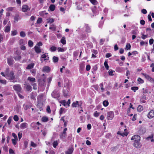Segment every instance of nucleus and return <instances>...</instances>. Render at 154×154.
<instances>
[{"label":"nucleus","mask_w":154,"mask_h":154,"mask_svg":"<svg viewBox=\"0 0 154 154\" xmlns=\"http://www.w3.org/2000/svg\"><path fill=\"white\" fill-rule=\"evenodd\" d=\"M27 80L29 81L30 83L33 86V89L35 90L37 89L36 84L35 83L36 82L35 79L34 78L29 77H28Z\"/></svg>","instance_id":"nucleus-1"},{"label":"nucleus","mask_w":154,"mask_h":154,"mask_svg":"<svg viewBox=\"0 0 154 154\" xmlns=\"http://www.w3.org/2000/svg\"><path fill=\"white\" fill-rule=\"evenodd\" d=\"M7 76L10 78V79L12 82H15L17 81H14V80L15 78V76L13 71H11L9 74H7Z\"/></svg>","instance_id":"nucleus-2"},{"label":"nucleus","mask_w":154,"mask_h":154,"mask_svg":"<svg viewBox=\"0 0 154 154\" xmlns=\"http://www.w3.org/2000/svg\"><path fill=\"white\" fill-rule=\"evenodd\" d=\"M52 97L54 98L59 97L60 96L59 91L58 90H54L51 94Z\"/></svg>","instance_id":"nucleus-3"},{"label":"nucleus","mask_w":154,"mask_h":154,"mask_svg":"<svg viewBox=\"0 0 154 154\" xmlns=\"http://www.w3.org/2000/svg\"><path fill=\"white\" fill-rule=\"evenodd\" d=\"M114 116V112L112 111H110L108 113L107 119L108 120H112Z\"/></svg>","instance_id":"nucleus-4"},{"label":"nucleus","mask_w":154,"mask_h":154,"mask_svg":"<svg viewBox=\"0 0 154 154\" xmlns=\"http://www.w3.org/2000/svg\"><path fill=\"white\" fill-rule=\"evenodd\" d=\"M13 88L16 91L17 93L20 91L21 90V88L20 86L19 85H15L13 86Z\"/></svg>","instance_id":"nucleus-5"},{"label":"nucleus","mask_w":154,"mask_h":154,"mask_svg":"<svg viewBox=\"0 0 154 154\" xmlns=\"http://www.w3.org/2000/svg\"><path fill=\"white\" fill-rule=\"evenodd\" d=\"M142 75L144 76L145 78L147 79L150 82L152 83L154 82V80L151 77L149 76V75L145 74V73H142Z\"/></svg>","instance_id":"nucleus-6"},{"label":"nucleus","mask_w":154,"mask_h":154,"mask_svg":"<svg viewBox=\"0 0 154 154\" xmlns=\"http://www.w3.org/2000/svg\"><path fill=\"white\" fill-rule=\"evenodd\" d=\"M140 137L137 135H136L133 136L131 138V140H134V141H140Z\"/></svg>","instance_id":"nucleus-7"},{"label":"nucleus","mask_w":154,"mask_h":154,"mask_svg":"<svg viewBox=\"0 0 154 154\" xmlns=\"http://www.w3.org/2000/svg\"><path fill=\"white\" fill-rule=\"evenodd\" d=\"M30 10V8H29L27 5H23L22 7V11L23 12H26Z\"/></svg>","instance_id":"nucleus-8"},{"label":"nucleus","mask_w":154,"mask_h":154,"mask_svg":"<svg viewBox=\"0 0 154 154\" xmlns=\"http://www.w3.org/2000/svg\"><path fill=\"white\" fill-rule=\"evenodd\" d=\"M74 150L73 148L71 147L69 148L67 151L65 152L66 154H72Z\"/></svg>","instance_id":"nucleus-9"},{"label":"nucleus","mask_w":154,"mask_h":154,"mask_svg":"<svg viewBox=\"0 0 154 154\" xmlns=\"http://www.w3.org/2000/svg\"><path fill=\"white\" fill-rule=\"evenodd\" d=\"M154 117V110L150 111L148 115V117L149 119L152 118Z\"/></svg>","instance_id":"nucleus-10"},{"label":"nucleus","mask_w":154,"mask_h":154,"mask_svg":"<svg viewBox=\"0 0 154 154\" xmlns=\"http://www.w3.org/2000/svg\"><path fill=\"white\" fill-rule=\"evenodd\" d=\"M39 84L42 86L45 87L46 85L45 79L40 80L39 82Z\"/></svg>","instance_id":"nucleus-11"},{"label":"nucleus","mask_w":154,"mask_h":154,"mask_svg":"<svg viewBox=\"0 0 154 154\" xmlns=\"http://www.w3.org/2000/svg\"><path fill=\"white\" fill-rule=\"evenodd\" d=\"M146 96L145 95L143 94L142 96V97L140 99V102L145 103L146 102Z\"/></svg>","instance_id":"nucleus-12"},{"label":"nucleus","mask_w":154,"mask_h":154,"mask_svg":"<svg viewBox=\"0 0 154 154\" xmlns=\"http://www.w3.org/2000/svg\"><path fill=\"white\" fill-rule=\"evenodd\" d=\"M25 85V87L27 91H30L32 89V87L29 84Z\"/></svg>","instance_id":"nucleus-13"},{"label":"nucleus","mask_w":154,"mask_h":154,"mask_svg":"<svg viewBox=\"0 0 154 154\" xmlns=\"http://www.w3.org/2000/svg\"><path fill=\"white\" fill-rule=\"evenodd\" d=\"M134 147L136 148H140V141H134Z\"/></svg>","instance_id":"nucleus-14"},{"label":"nucleus","mask_w":154,"mask_h":154,"mask_svg":"<svg viewBox=\"0 0 154 154\" xmlns=\"http://www.w3.org/2000/svg\"><path fill=\"white\" fill-rule=\"evenodd\" d=\"M36 53H39L41 52V51L40 49V47H39L37 45H35L34 47Z\"/></svg>","instance_id":"nucleus-15"},{"label":"nucleus","mask_w":154,"mask_h":154,"mask_svg":"<svg viewBox=\"0 0 154 154\" xmlns=\"http://www.w3.org/2000/svg\"><path fill=\"white\" fill-rule=\"evenodd\" d=\"M50 70V68L48 66H44L43 69V71L44 72H48Z\"/></svg>","instance_id":"nucleus-16"},{"label":"nucleus","mask_w":154,"mask_h":154,"mask_svg":"<svg viewBox=\"0 0 154 154\" xmlns=\"http://www.w3.org/2000/svg\"><path fill=\"white\" fill-rule=\"evenodd\" d=\"M8 63L9 65H11L13 64V60L11 58L7 59Z\"/></svg>","instance_id":"nucleus-17"},{"label":"nucleus","mask_w":154,"mask_h":154,"mask_svg":"<svg viewBox=\"0 0 154 154\" xmlns=\"http://www.w3.org/2000/svg\"><path fill=\"white\" fill-rule=\"evenodd\" d=\"M27 123H22L20 125V128L22 129H23L27 127Z\"/></svg>","instance_id":"nucleus-18"},{"label":"nucleus","mask_w":154,"mask_h":154,"mask_svg":"<svg viewBox=\"0 0 154 154\" xmlns=\"http://www.w3.org/2000/svg\"><path fill=\"white\" fill-rule=\"evenodd\" d=\"M146 132L145 129L144 128H140L138 131V133L140 134H143Z\"/></svg>","instance_id":"nucleus-19"},{"label":"nucleus","mask_w":154,"mask_h":154,"mask_svg":"<svg viewBox=\"0 0 154 154\" xmlns=\"http://www.w3.org/2000/svg\"><path fill=\"white\" fill-rule=\"evenodd\" d=\"M21 58V57L19 55L17 54L14 57V59L16 60L19 61Z\"/></svg>","instance_id":"nucleus-20"},{"label":"nucleus","mask_w":154,"mask_h":154,"mask_svg":"<svg viewBox=\"0 0 154 154\" xmlns=\"http://www.w3.org/2000/svg\"><path fill=\"white\" fill-rule=\"evenodd\" d=\"M34 65V64L33 63H32L31 64H29L26 67V69H32Z\"/></svg>","instance_id":"nucleus-21"},{"label":"nucleus","mask_w":154,"mask_h":154,"mask_svg":"<svg viewBox=\"0 0 154 154\" xmlns=\"http://www.w3.org/2000/svg\"><path fill=\"white\" fill-rule=\"evenodd\" d=\"M55 6L54 5H51L49 8V9L51 11H53L55 9Z\"/></svg>","instance_id":"nucleus-22"},{"label":"nucleus","mask_w":154,"mask_h":154,"mask_svg":"<svg viewBox=\"0 0 154 154\" xmlns=\"http://www.w3.org/2000/svg\"><path fill=\"white\" fill-rule=\"evenodd\" d=\"M143 107L142 106L139 105L137 108V110L139 112H140L143 110Z\"/></svg>","instance_id":"nucleus-23"},{"label":"nucleus","mask_w":154,"mask_h":154,"mask_svg":"<svg viewBox=\"0 0 154 154\" xmlns=\"http://www.w3.org/2000/svg\"><path fill=\"white\" fill-rule=\"evenodd\" d=\"M117 134H120L124 137V136H127L128 135V133L127 132H125L121 133L120 131H119L117 133Z\"/></svg>","instance_id":"nucleus-24"},{"label":"nucleus","mask_w":154,"mask_h":154,"mask_svg":"<svg viewBox=\"0 0 154 154\" xmlns=\"http://www.w3.org/2000/svg\"><path fill=\"white\" fill-rule=\"evenodd\" d=\"M59 59L57 57L54 56L53 58V62L54 63L57 62L58 60Z\"/></svg>","instance_id":"nucleus-25"},{"label":"nucleus","mask_w":154,"mask_h":154,"mask_svg":"<svg viewBox=\"0 0 154 154\" xmlns=\"http://www.w3.org/2000/svg\"><path fill=\"white\" fill-rule=\"evenodd\" d=\"M79 101H76L75 102H74L72 106V107H76L77 106H78Z\"/></svg>","instance_id":"nucleus-26"},{"label":"nucleus","mask_w":154,"mask_h":154,"mask_svg":"<svg viewBox=\"0 0 154 154\" xmlns=\"http://www.w3.org/2000/svg\"><path fill=\"white\" fill-rule=\"evenodd\" d=\"M61 42L63 45H65L66 44V41L65 40V38L64 37H63L60 40Z\"/></svg>","instance_id":"nucleus-27"},{"label":"nucleus","mask_w":154,"mask_h":154,"mask_svg":"<svg viewBox=\"0 0 154 154\" xmlns=\"http://www.w3.org/2000/svg\"><path fill=\"white\" fill-rule=\"evenodd\" d=\"M10 29V26H7L5 27V31L6 32H8Z\"/></svg>","instance_id":"nucleus-28"},{"label":"nucleus","mask_w":154,"mask_h":154,"mask_svg":"<svg viewBox=\"0 0 154 154\" xmlns=\"http://www.w3.org/2000/svg\"><path fill=\"white\" fill-rule=\"evenodd\" d=\"M103 105L105 107L109 105V102L108 101L106 100H105L104 101H103Z\"/></svg>","instance_id":"nucleus-29"},{"label":"nucleus","mask_w":154,"mask_h":154,"mask_svg":"<svg viewBox=\"0 0 154 154\" xmlns=\"http://www.w3.org/2000/svg\"><path fill=\"white\" fill-rule=\"evenodd\" d=\"M91 3L94 5H96L97 3L98 2H97L96 0H89Z\"/></svg>","instance_id":"nucleus-30"},{"label":"nucleus","mask_w":154,"mask_h":154,"mask_svg":"<svg viewBox=\"0 0 154 154\" xmlns=\"http://www.w3.org/2000/svg\"><path fill=\"white\" fill-rule=\"evenodd\" d=\"M104 65L106 69L108 70L109 68V66L107 63V62L106 61H105L104 62Z\"/></svg>","instance_id":"nucleus-31"},{"label":"nucleus","mask_w":154,"mask_h":154,"mask_svg":"<svg viewBox=\"0 0 154 154\" xmlns=\"http://www.w3.org/2000/svg\"><path fill=\"white\" fill-rule=\"evenodd\" d=\"M131 47V45L130 44H127L126 45L125 49L126 50H130Z\"/></svg>","instance_id":"nucleus-32"},{"label":"nucleus","mask_w":154,"mask_h":154,"mask_svg":"<svg viewBox=\"0 0 154 154\" xmlns=\"http://www.w3.org/2000/svg\"><path fill=\"white\" fill-rule=\"evenodd\" d=\"M42 121L43 122H47L48 119V118L46 117H43L42 119Z\"/></svg>","instance_id":"nucleus-33"},{"label":"nucleus","mask_w":154,"mask_h":154,"mask_svg":"<svg viewBox=\"0 0 154 154\" xmlns=\"http://www.w3.org/2000/svg\"><path fill=\"white\" fill-rule=\"evenodd\" d=\"M28 45L29 47H32L33 45V42L31 40H29L28 42Z\"/></svg>","instance_id":"nucleus-34"},{"label":"nucleus","mask_w":154,"mask_h":154,"mask_svg":"<svg viewBox=\"0 0 154 154\" xmlns=\"http://www.w3.org/2000/svg\"><path fill=\"white\" fill-rule=\"evenodd\" d=\"M19 16L18 15H16L14 18V22H16V21H17L19 19Z\"/></svg>","instance_id":"nucleus-35"},{"label":"nucleus","mask_w":154,"mask_h":154,"mask_svg":"<svg viewBox=\"0 0 154 154\" xmlns=\"http://www.w3.org/2000/svg\"><path fill=\"white\" fill-rule=\"evenodd\" d=\"M58 144V143L57 141H54L53 143V146L54 148H56V146H57Z\"/></svg>","instance_id":"nucleus-36"},{"label":"nucleus","mask_w":154,"mask_h":154,"mask_svg":"<svg viewBox=\"0 0 154 154\" xmlns=\"http://www.w3.org/2000/svg\"><path fill=\"white\" fill-rule=\"evenodd\" d=\"M20 35L21 37H24L26 36V34L24 32L21 31L20 33Z\"/></svg>","instance_id":"nucleus-37"},{"label":"nucleus","mask_w":154,"mask_h":154,"mask_svg":"<svg viewBox=\"0 0 154 154\" xmlns=\"http://www.w3.org/2000/svg\"><path fill=\"white\" fill-rule=\"evenodd\" d=\"M86 32H90L91 31L90 28L88 25H86Z\"/></svg>","instance_id":"nucleus-38"},{"label":"nucleus","mask_w":154,"mask_h":154,"mask_svg":"<svg viewBox=\"0 0 154 154\" xmlns=\"http://www.w3.org/2000/svg\"><path fill=\"white\" fill-rule=\"evenodd\" d=\"M153 137V135L151 134L150 136L148 137H147V139L148 140H149V139H150L151 140V142L154 141V140H153V139L152 138Z\"/></svg>","instance_id":"nucleus-39"},{"label":"nucleus","mask_w":154,"mask_h":154,"mask_svg":"<svg viewBox=\"0 0 154 154\" xmlns=\"http://www.w3.org/2000/svg\"><path fill=\"white\" fill-rule=\"evenodd\" d=\"M52 78L51 77H50L48 79V84L47 85L48 88V87L49 86V85L50 84V83L51 82V81L52 80Z\"/></svg>","instance_id":"nucleus-40"},{"label":"nucleus","mask_w":154,"mask_h":154,"mask_svg":"<svg viewBox=\"0 0 154 154\" xmlns=\"http://www.w3.org/2000/svg\"><path fill=\"white\" fill-rule=\"evenodd\" d=\"M17 33L16 30H14L11 31V35L14 36L16 35Z\"/></svg>","instance_id":"nucleus-41"},{"label":"nucleus","mask_w":154,"mask_h":154,"mask_svg":"<svg viewBox=\"0 0 154 154\" xmlns=\"http://www.w3.org/2000/svg\"><path fill=\"white\" fill-rule=\"evenodd\" d=\"M60 103L65 106H66V105H67L66 102L65 100H61L60 101Z\"/></svg>","instance_id":"nucleus-42"},{"label":"nucleus","mask_w":154,"mask_h":154,"mask_svg":"<svg viewBox=\"0 0 154 154\" xmlns=\"http://www.w3.org/2000/svg\"><path fill=\"white\" fill-rule=\"evenodd\" d=\"M50 29H52L53 31H55L56 29V27L54 25H52L51 27H49Z\"/></svg>","instance_id":"nucleus-43"},{"label":"nucleus","mask_w":154,"mask_h":154,"mask_svg":"<svg viewBox=\"0 0 154 154\" xmlns=\"http://www.w3.org/2000/svg\"><path fill=\"white\" fill-rule=\"evenodd\" d=\"M57 49V48L54 46H52L50 48V50L52 51H55Z\"/></svg>","instance_id":"nucleus-44"},{"label":"nucleus","mask_w":154,"mask_h":154,"mask_svg":"<svg viewBox=\"0 0 154 154\" xmlns=\"http://www.w3.org/2000/svg\"><path fill=\"white\" fill-rule=\"evenodd\" d=\"M114 72V71H113L112 70L110 69L108 71L109 75H113V73Z\"/></svg>","instance_id":"nucleus-45"},{"label":"nucleus","mask_w":154,"mask_h":154,"mask_svg":"<svg viewBox=\"0 0 154 154\" xmlns=\"http://www.w3.org/2000/svg\"><path fill=\"white\" fill-rule=\"evenodd\" d=\"M60 137L61 138L63 139H64L65 138V136L66 135L64 134H63L62 133H61L60 135Z\"/></svg>","instance_id":"nucleus-46"},{"label":"nucleus","mask_w":154,"mask_h":154,"mask_svg":"<svg viewBox=\"0 0 154 154\" xmlns=\"http://www.w3.org/2000/svg\"><path fill=\"white\" fill-rule=\"evenodd\" d=\"M42 22V19L41 18H38L37 21V23L39 24Z\"/></svg>","instance_id":"nucleus-47"},{"label":"nucleus","mask_w":154,"mask_h":154,"mask_svg":"<svg viewBox=\"0 0 154 154\" xmlns=\"http://www.w3.org/2000/svg\"><path fill=\"white\" fill-rule=\"evenodd\" d=\"M23 107L24 108V109L26 110H27L28 109H29L30 108V106H28L27 105H25V104H24L23 105Z\"/></svg>","instance_id":"nucleus-48"},{"label":"nucleus","mask_w":154,"mask_h":154,"mask_svg":"<svg viewBox=\"0 0 154 154\" xmlns=\"http://www.w3.org/2000/svg\"><path fill=\"white\" fill-rule=\"evenodd\" d=\"M138 89V88L137 87H133L131 88V89L134 92H135V91L137 90Z\"/></svg>","instance_id":"nucleus-49"},{"label":"nucleus","mask_w":154,"mask_h":154,"mask_svg":"<svg viewBox=\"0 0 154 154\" xmlns=\"http://www.w3.org/2000/svg\"><path fill=\"white\" fill-rule=\"evenodd\" d=\"M14 119L15 121H17L19 120V118L17 115H15L14 117Z\"/></svg>","instance_id":"nucleus-50"},{"label":"nucleus","mask_w":154,"mask_h":154,"mask_svg":"<svg viewBox=\"0 0 154 154\" xmlns=\"http://www.w3.org/2000/svg\"><path fill=\"white\" fill-rule=\"evenodd\" d=\"M54 20L52 18H50L48 19V23H51L54 22Z\"/></svg>","instance_id":"nucleus-51"},{"label":"nucleus","mask_w":154,"mask_h":154,"mask_svg":"<svg viewBox=\"0 0 154 154\" xmlns=\"http://www.w3.org/2000/svg\"><path fill=\"white\" fill-rule=\"evenodd\" d=\"M65 109L64 108H61L60 109V110L59 111L60 114L61 115V114L63 112H64V110Z\"/></svg>","instance_id":"nucleus-52"},{"label":"nucleus","mask_w":154,"mask_h":154,"mask_svg":"<svg viewBox=\"0 0 154 154\" xmlns=\"http://www.w3.org/2000/svg\"><path fill=\"white\" fill-rule=\"evenodd\" d=\"M118 148L117 146H113L111 148V150L114 151H116Z\"/></svg>","instance_id":"nucleus-53"},{"label":"nucleus","mask_w":154,"mask_h":154,"mask_svg":"<svg viewBox=\"0 0 154 154\" xmlns=\"http://www.w3.org/2000/svg\"><path fill=\"white\" fill-rule=\"evenodd\" d=\"M100 113L99 112H97V111H96L95 112H94V116L95 117H97L99 115Z\"/></svg>","instance_id":"nucleus-54"},{"label":"nucleus","mask_w":154,"mask_h":154,"mask_svg":"<svg viewBox=\"0 0 154 154\" xmlns=\"http://www.w3.org/2000/svg\"><path fill=\"white\" fill-rule=\"evenodd\" d=\"M137 81L140 83H143L144 82L143 80L140 78L138 79Z\"/></svg>","instance_id":"nucleus-55"},{"label":"nucleus","mask_w":154,"mask_h":154,"mask_svg":"<svg viewBox=\"0 0 154 154\" xmlns=\"http://www.w3.org/2000/svg\"><path fill=\"white\" fill-rule=\"evenodd\" d=\"M141 12L142 13H143L144 14H146L147 13L146 10L145 9H142L141 11Z\"/></svg>","instance_id":"nucleus-56"},{"label":"nucleus","mask_w":154,"mask_h":154,"mask_svg":"<svg viewBox=\"0 0 154 154\" xmlns=\"http://www.w3.org/2000/svg\"><path fill=\"white\" fill-rule=\"evenodd\" d=\"M91 68V66L90 65L88 64L86 66V70L87 71L90 70Z\"/></svg>","instance_id":"nucleus-57"},{"label":"nucleus","mask_w":154,"mask_h":154,"mask_svg":"<svg viewBox=\"0 0 154 154\" xmlns=\"http://www.w3.org/2000/svg\"><path fill=\"white\" fill-rule=\"evenodd\" d=\"M12 118L11 117H9L8 120V125H10L11 122Z\"/></svg>","instance_id":"nucleus-58"},{"label":"nucleus","mask_w":154,"mask_h":154,"mask_svg":"<svg viewBox=\"0 0 154 154\" xmlns=\"http://www.w3.org/2000/svg\"><path fill=\"white\" fill-rule=\"evenodd\" d=\"M47 111L48 113H50L51 112V110L49 106H47Z\"/></svg>","instance_id":"nucleus-59"},{"label":"nucleus","mask_w":154,"mask_h":154,"mask_svg":"<svg viewBox=\"0 0 154 154\" xmlns=\"http://www.w3.org/2000/svg\"><path fill=\"white\" fill-rule=\"evenodd\" d=\"M58 52H64L65 51V50L64 49L60 48H58Z\"/></svg>","instance_id":"nucleus-60"},{"label":"nucleus","mask_w":154,"mask_h":154,"mask_svg":"<svg viewBox=\"0 0 154 154\" xmlns=\"http://www.w3.org/2000/svg\"><path fill=\"white\" fill-rule=\"evenodd\" d=\"M147 37V35H145L144 34H142L141 38L143 39H145Z\"/></svg>","instance_id":"nucleus-61"},{"label":"nucleus","mask_w":154,"mask_h":154,"mask_svg":"<svg viewBox=\"0 0 154 154\" xmlns=\"http://www.w3.org/2000/svg\"><path fill=\"white\" fill-rule=\"evenodd\" d=\"M31 146L35 147L36 146V145L33 142L31 141Z\"/></svg>","instance_id":"nucleus-62"},{"label":"nucleus","mask_w":154,"mask_h":154,"mask_svg":"<svg viewBox=\"0 0 154 154\" xmlns=\"http://www.w3.org/2000/svg\"><path fill=\"white\" fill-rule=\"evenodd\" d=\"M154 42V40L153 38H151L149 40V43L150 45H152Z\"/></svg>","instance_id":"nucleus-63"},{"label":"nucleus","mask_w":154,"mask_h":154,"mask_svg":"<svg viewBox=\"0 0 154 154\" xmlns=\"http://www.w3.org/2000/svg\"><path fill=\"white\" fill-rule=\"evenodd\" d=\"M140 23L141 24L143 25L145 23V21L144 20H140Z\"/></svg>","instance_id":"nucleus-64"}]
</instances>
